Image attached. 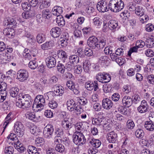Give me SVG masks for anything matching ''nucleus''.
Instances as JSON below:
<instances>
[{"label":"nucleus","mask_w":154,"mask_h":154,"mask_svg":"<svg viewBox=\"0 0 154 154\" xmlns=\"http://www.w3.org/2000/svg\"><path fill=\"white\" fill-rule=\"evenodd\" d=\"M32 101H22L23 106L22 108L26 109L28 108L31 106Z\"/></svg>","instance_id":"59"},{"label":"nucleus","mask_w":154,"mask_h":154,"mask_svg":"<svg viewBox=\"0 0 154 154\" xmlns=\"http://www.w3.org/2000/svg\"><path fill=\"white\" fill-rule=\"evenodd\" d=\"M54 131L53 126L52 125H47L43 130V134L44 137L46 138H50L52 136Z\"/></svg>","instance_id":"7"},{"label":"nucleus","mask_w":154,"mask_h":154,"mask_svg":"<svg viewBox=\"0 0 154 154\" xmlns=\"http://www.w3.org/2000/svg\"><path fill=\"white\" fill-rule=\"evenodd\" d=\"M48 106L51 109H54L57 107V102L54 100H51L48 103Z\"/></svg>","instance_id":"57"},{"label":"nucleus","mask_w":154,"mask_h":154,"mask_svg":"<svg viewBox=\"0 0 154 154\" xmlns=\"http://www.w3.org/2000/svg\"><path fill=\"white\" fill-rule=\"evenodd\" d=\"M3 25L6 27L15 28L17 26L16 20L9 17H5L3 22Z\"/></svg>","instance_id":"5"},{"label":"nucleus","mask_w":154,"mask_h":154,"mask_svg":"<svg viewBox=\"0 0 154 154\" xmlns=\"http://www.w3.org/2000/svg\"><path fill=\"white\" fill-rule=\"evenodd\" d=\"M36 40L38 43H41L45 40V35L42 33H40L37 35Z\"/></svg>","instance_id":"40"},{"label":"nucleus","mask_w":154,"mask_h":154,"mask_svg":"<svg viewBox=\"0 0 154 154\" xmlns=\"http://www.w3.org/2000/svg\"><path fill=\"white\" fill-rule=\"evenodd\" d=\"M3 32L5 35L8 36L9 38H12L15 34L14 30L11 27H7L4 29Z\"/></svg>","instance_id":"17"},{"label":"nucleus","mask_w":154,"mask_h":154,"mask_svg":"<svg viewBox=\"0 0 154 154\" xmlns=\"http://www.w3.org/2000/svg\"><path fill=\"white\" fill-rule=\"evenodd\" d=\"M107 136V139L109 142L115 143L116 142L117 140V135L114 131H111L108 133Z\"/></svg>","instance_id":"16"},{"label":"nucleus","mask_w":154,"mask_h":154,"mask_svg":"<svg viewBox=\"0 0 154 154\" xmlns=\"http://www.w3.org/2000/svg\"><path fill=\"white\" fill-rule=\"evenodd\" d=\"M124 7V3L122 0H111L109 4V8L115 12L121 11Z\"/></svg>","instance_id":"1"},{"label":"nucleus","mask_w":154,"mask_h":154,"mask_svg":"<svg viewBox=\"0 0 154 154\" xmlns=\"http://www.w3.org/2000/svg\"><path fill=\"white\" fill-rule=\"evenodd\" d=\"M132 102L135 104H137L140 102L141 100V98L140 96L137 94H135L132 96Z\"/></svg>","instance_id":"48"},{"label":"nucleus","mask_w":154,"mask_h":154,"mask_svg":"<svg viewBox=\"0 0 154 154\" xmlns=\"http://www.w3.org/2000/svg\"><path fill=\"white\" fill-rule=\"evenodd\" d=\"M148 108L149 106L147 102L145 100H143L141 101L140 106L137 107V109L140 113H144L148 111Z\"/></svg>","instance_id":"9"},{"label":"nucleus","mask_w":154,"mask_h":154,"mask_svg":"<svg viewBox=\"0 0 154 154\" xmlns=\"http://www.w3.org/2000/svg\"><path fill=\"white\" fill-rule=\"evenodd\" d=\"M53 93L52 92H49L45 94L44 95L45 99L47 100L52 99L53 97Z\"/></svg>","instance_id":"63"},{"label":"nucleus","mask_w":154,"mask_h":154,"mask_svg":"<svg viewBox=\"0 0 154 154\" xmlns=\"http://www.w3.org/2000/svg\"><path fill=\"white\" fill-rule=\"evenodd\" d=\"M53 43L52 41H49L46 42L41 46V48L43 50L50 49L53 46Z\"/></svg>","instance_id":"39"},{"label":"nucleus","mask_w":154,"mask_h":154,"mask_svg":"<svg viewBox=\"0 0 154 154\" xmlns=\"http://www.w3.org/2000/svg\"><path fill=\"white\" fill-rule=\"evenodd\" d=\"M7 95L6 91L0 92V102H3L6 99Z\"/></svg>","instance_id":"64"},{"label":"nucleus","mask_w":154,"mask_h":154,"mask_svg":"<svg viewBox=\"0 0 154 154\" xmlns=\"http://www.w3.org/2000/svg\"><path fill=\"white\" fill-rule=\"evenodd\" d=\"M19 99L22 100V101H32L31 97L29 94L22 95L20 94L19 95Z\"/></svg>","instance_id":"30"},{"label":"nucleus","mask_w":154,"mask_h":154,"mask_svg":"<svg viewBox=\"0 0 154 154\" xmlns=\"http://www.w3.org/2000/svg\"><path fill=\"white\" fill-rule=\"evenodd\" d=\"M67 108L70 111H74V107L76 104L75 101L72 99L69 100L66 103Z\"/></svg>","instance_id":"23"},{"label":"nucleus","mask_w":154,"mask_h":154,"mask_svg":"<svg viewBox=\"0 0 154 154\" xmlns=\"http://www.w3.org/2000/svg\"><path fill=\"white\" fill-rule=\"evenodd\" d=\"M14 152V149L13 146H8L5 148L4 152L5 154H13Z\"/></svg>","instance_id":"47"},{"label":"nucleus","mask_w":154,"mask_h":154,"mask_svg":"<svg viewBox=\"0 0 154 154\" xmlns=\"http://www.w3.org/2000/svg\"><path fill=\"white\" fill-rule=\"evenodd\" d=\"M107 2L102 0L98 3L97 5V8L98 11L101 12H104L108 11L107 9Z\"/></svg>","instance_id":"10"},{"label":"nucleus","mask_w":154,"mask_h":154,"mask_svg":"<svg viewBox=\"0 0 154 154\" xmlns=\"http://www.w3.org/2000/svg\"><path fill=\"white\" fill-rule=\"evenodd\" d=\"M55 133L57 137L61 138L62 136H63L64 132L62 128H59L56 129Z\"/></svg>","instance_id":"50"},{"label":"nucleus","mask_w":154,"mask_h":154,"mask_svg":"<svg viewBox=\"0 0 154 154\" xmlns=\"http://www.w3.org/2000/svg\"><path fill=\"white\" fill-rule=\"evenodd\" d=\"M109 59L106 56L101 57L99 59V62L103 66H107L109 63Z\"/></svg>","instance_id":"26"},{"label":"nucleus","mask_w":154,"mask_h":154,"mask_svg":"<svg viewBox=\"0 0 154 154\" xmlns=\"http://www.w3.org/2000/svg\"><path fill=\"white\" fill-rule=\"evenodd\" d=\"M38 99H35L34 101L32 106L33 109L36 108L38 109V110H39L41 109H43L44 106L42 103L38 102Z\"/></svg>","instance_id":"28"},{"label":"nucleus","mask_w":154,"mask_h":154,"mask_svg":"<svg viewBox=\"0 0 154 154\" xmlns=\"http://www.w3.org/2000/svg\"><path fill=\"white\" fill-rule=\"evenodd\" d=\"M140 16V21L142 23L146 22L149 20V17L146 15H145L143 14L142 15Z\"/></svg>","instance_id":"60"},{"label":"nucleus","mask_w":154,"mask_h":154,"mask_svg":"<svg viewBox=\"0 0 154 154\" xmlns=\"http://www.w3.org/2000/svg\"><path fill=\"white\" fill-rule=\"evenodd\" d=\"M8 139H10L14 142V143H16L17 141H19L15 134L13 133H11L7 137Z\"/></svg>","instance_id":"51"},{"label":"nucleus","mask_w":154,"mask_h":154,"mask_svg":"<svg viewBox=\"0 0 154 154\" xmlns=\"http://www.w3.org/2000/svg\"><path fill=\"white\" fill-rule=\"evenodd\" d=\"M96 78L98 81L102 83L108 82L111 79L110 75L108 73L105 74L104 73H98Z\"/></svg>","instance_id":"4"},{"label":"nucleus","mask_w":154,"mask_h":154,"mask_svg":"<svg viewBox=\"0 0 154 154\" xmlns=\"http://www.w3.org/2000/svg\"><path fill=\"white\" fill-rule=\"evenodd\" d=\"M14 130L17 135L23 136L24 133V127L21 122H17L14 124Z\"/></svg>","instance_id":"6"},{"label":"nucleus","mask_w":154,"mask_h":154,"mask_svg":"<svg viewBox=\"0 0 154 154\" xmlns=\"http://www.w3.org/2000/svg\"><path fill=\"white\" fill-rule=\"evenodd\" d=\"M63 11L62 8L57 6L54 7L52 10L53 15L57 16V17L61 16L60 14L62 13Z\"/></svg>","instance_id":"21"},{"label":"nucleus","mask_w":154,"mask_h":154,"mask_svg":"<svg viewBox=\"0 0 154 154\" xmlns=\"http://www.w3.org/2000/svg\"><path fill=\"white\" fill-rule=\"evenodd\" d=\"M61 125L63 128L69 134V132L73 126L72 123L66 119L62 121Z\"/></svg>","instance_id":"13"},{"label":"nucleus","mask_w":154,"mask_h":154,"mask_svg":"<svg viewBox=\"0 0 154 154\" xmlns=\"http://www.w3.org/2000/svg\"><path fill=\"white\" fill-rule=\"evenodd\" d=\"M57 69L59 72L63 74L65 72V67L62 63H59L57 66Z\"/></svg>","instance_id":"54"},{"label":"nucleus","mask_w":154,"mask_h":154,"mask_svg":"<svg viewBox=\"0 0 154 154\" xmlns=\"http://www.w3.org/2000/svg\"><path fill=\"white\" fill-rule=\"evenodd\" d=\"M93 21L94 24L97 26L100 25L102 22V19L98 17H95L93 19Z\"/></svg>","instance_id":"49"},{"label":"nucleus","mask_w":154,"mask_h":154,"mask_svg":"<svg viewBox=\"0 0 154 154\" xmlns=\"http://www.w3.org/2000/svg\"><path fill=\"white\" fill-rule=\"evenodd\" d=\"M135 11V14L138 16L142 15L145 12L144 9L141 6H137Z\"/></svg>","instance_id":"32"},{"label":"nucleus","mask_w":154,"mask_h":154,"mask_svg":"<svg viewBox=\"0 0 154 154\" xmlns=\"http://www.w3.org/2000/svg\"><path fill=\"white\" fill-rule=\"evenodd\" d=\"M50 5V2L46 0H43L42 4L40 5L39 8L42 9L45 8H47Z\"/></svg>","instance_id":"56"},{"label":"nucleus","mask_w":154,"mask_h":154,"mask_svg":"<svg viewBox=\"0 0 154 154\" xmlns=\"http://www.w3.org/2000/svg\"><path fill=\"white\" fill-rule=\"evenodd\" d=\"M98 41V39L96 37L94 36H92L88 39L87 44L90 47L96 49Z\"/></svg>","instance_id":"11"},{"label":"nucleus","mask_w":154,"mask_h":154,"mask_svg":"<svg viewBox=\"0 0 154 154\" xmlns=\"http://www.w3.org/2000/svg\"><path fill=\"white\" fill-rule=\"evenodd\" d=\"M91 63L90 61L88 60H85L83 63V67L85 72H88L90 69Z\"/></svg>","instance_id":"37"},{"label":"nucleus","mask_w":154,"mask_h":154,"mask_svg":"<svg viewBox=\"0 0 154 154\" xmlns=\"http://www.w3.org/2000/svg\"><path fill=\"white\" fill-rule=\"evenodd\" d=\"M14 146L18 152L21 153L23 152L26 150L23 145L19 141H17L16 143H14Z\"/></svg>","instance_id":"25"},{"label":"nucleus","mask_w":154,"mask_h":154,"mask_svg":"<svg viewBox=\"0 0 154 154\" xmlns=\"http://www.w3.org/2000/svg\"><path fill=\"white\" fill-rule=\"evenodd\" d=\"M146 45L149 48L154 46V39L153 38H148L146 40Z\"/></svg>","instance_id":"45"},{"label":"nucleus","mask_w":154,"mask_h":154,"mask_svg":"<svg viewBox=\"0 0 154 154\" xmlns=\"http://www.w3.org/2000/svg\"><path fill=\"white\" fill-rule=\"evenodd\" d=\"M72 137L73 142L77 145H82L86 142V139L82 133L79 132L74 134Z\"/></svg>","instance_id":"3"},{"label":"nucleus","mask_w":154,"mask_h":154,"mask_svg":"<svg viewBox=\"0 0 154 154\" xmlns=\"http://www.w3.org/2000/svg\"><path fill=\"white\" fill-rule=\"evenodd\" d=\"M57 55L58 57L61 59L64 63L67 59V55L66 53L63 50H59L57 51Z\"/></svg>","instance_id":"24"},{"label":"nucleus","mask_w":154,"mask_h":154,"mask_svg":"<svg viewBox=\"0 0 154 154\" xmlns=\"http://www.w3.org/2000/svg\"><path fill=\"white\" fill-rule=\"evenodd\" d=\"M66 69L68 71H71L74 69V64L70 61L68 62L66 64L65 66Z\"/></svg>","instance_id":"55"},{"label":"nucleus","mask_w":154,"mask_h":154,"mask_svg":"<svg viewBox=\"0 0 154 154\" xmlns=\"http://www.w3.org/2000/svg\"><path fill=\"white\" fill-rule=\"evenodd\" d=\"M27 151L29 154H40L37 148L32 146H28Z\"/></svg>","instance_id":"31"},{"label":"nucleus","mask_w":154,"mask_h":154,"mask_svg":"<svg viewBox=\"0 0 154 154\" xmlns=\"http://www.w3.org/2000/svg\"><path fill=\"white\" fill-rule=\"evenodd\" d=\"M103 107L106 109H110L112 106V101L107 98L103 99L102 100Z\"/></svg>","instance_id":"15"},{"label":"nucleus","mask_w":154,"mask_h":154,"mask_svg":"<svg viewBox=\"0 0 154 154\" xmlns=\"http://www.w3.org/2000/svg\"><path fill=\"white\" fill-rule=\"evenodd\" d=\"M128 8L130 11H134L135 10L136 7L135 6V4L134 2H131L128 3Z\"/></svg>","instance_id":"61"},{"label":"nucleus","mask_w":154,"mask_h":154,"mask_svg":"<svg viewBox=\"0 0 154 154\" xmlns=\"http://www.w3.org/2000/svg\"><path fill=\"white\" fill-rule=\"evenodd\" d=\"M73 69L75 73L77 74H79L82 72V67L80 65H76L74 66Z\"/></svg>","instance_id":"58"},{"label":"nucleus","mask_w":154,"mask_h":154,"mask_svg":"<svg viewBox=\"0 0 154 154\" xmlns=\"http://www.w3.org/2000/svg\"><path fill=\"white\" fill-rule=\"evenodd\" d=\"M24 36L27 38L28 39L27 41L29 43H31L35 40L33 36L31 35L30 32H29L25 31Z\"/></svg>","instance_id":"33"},{"label":"nucleus","mask_w":154,"mask_h":154,"mask_svg":"<svg viewBox=\"0 0 154 154\" xmlns=\"http://www.w3.org/2000/svg\"><path fill=\"white\" fill-rule=\"evenodd\" d=\"M135 134L137 138H142L144 136V133L143 130L139 129L135 131Z\"/></svg>","instance_id":"41"},{"label":"nucleus","mask_w":154,"mask_h":154,"mask_svg":"<svg viewBox=\"0 0 154 154\" xmlns=\"http://www.w3.org/2000/svg\"><path fill=\"white\" fill-rule=\"evenodd\" d=\"M54 94L57 96H61L64 92V89L61 86L55 85L54 87Z\"/></svg>","instance_id":"18"},{"label":"nucleus","mask_w":154,"mask_h":154,"mask_svg":"<svg viewBox=\"0 0 154 154\" xmlns=\"http://www.w3.org/2000/svg\"><path fill=\"white\" fill-rule=\"evenodd\" d=\"M94 82L91 81H88L86 82L85 86L86 88L89 91L92 90L94 89Z\"/></svg>","instance_id":"46"},{"label":"nucleus","mask_w":154,"mask_h":154,"mask_svg":"<svg viewBox=\"0 0 154 154\" xmlns=\"http://www.w3.org/2000/svg\"><path fill=\"white\" fill-rule=\"evenodd\" d=\"M122 103L124 106L128 107L132 104V99L129 96H125L122 100Z\"/></svg>","instance_id":"14"},{"label":"nucleus","mask_w":154,"mask_h":154,"mask_svg":"<svg viewBox=\"0 0 154 154\" xmlns=\"http://www.w3.org/2000/svg\"><path fill=\"white\" fill-rule=\"evenodd\" d=\"M144 127L146 130L150 131L154 130V124L149 122H146L144 125Z\"/></svg>","instance_id":"38"},{"label":"nucleus","mask_w":154,"mask_h":154,"mask_svg":"<svg viewBox=\"0 0 154 154\" xmlns=\"http://www.w3.org/2000/svg\"><path fill=\"white\" fill-rule=\"evenodd\" d=\"M28 76L27 71L24 69L19 70L17 73V79L21 82H23L26 80Z\"/></svg>","instance_id":"8"},{"label":"nucleus","mask_w":154,"mask_h":154,"mask_svg":"<svg viewBox=\"0 0 154 154\" xmlns=\"http://www.w3.org/2000/svg\"><path fill=\"white\" fill-rule=\"evenodd\" d=\"M135 126L134 122L131 120H128L127 122L126 128L128 129H132Z\"/></svg>","instance_id":"53"},{"label":"nucleus","mask_w":154,"mask_h":154,"mask_svg":"<svg viewBox=\"0 0 154 154\" xmlns=\"http://www.w3.org/2000/svg\"><path fill=\"white\" fill-rule=\"evenodd\" d=\"M19 91V89L18 88L13 87L10 89V93L12 97H14L17 95Z\"/></svg>","instance_id":"36"},{"label":"nucleus","mask_w":154,"mask_h":154,"mask_svg":"<svg viewBox=\"0 0 154 154\" xmlns=\"http://www.w3.org/2000/svg\"><path fill=\"white\" fill-rule=\"evenodd\" d=\"M92 123L93 125L98 126H102L105 130H109L111 128L109 124L108 123L104 117H98L97 118H93L92 120Z\"/></svg>","instance_id":"2"},{"label":"nucleus","mask_w":154,"mask_h":154,"mask_svg":"<svg viewBox=\"0 0 154 154\" xmlns=\"http://www.w3.org/2000/svg\"><path fill=\"white\" fill-rule=\"evenodd\" d=\"M106 42L105 39H102L100 41H98L96 50H99L103 48L105 46Z\"/></svg>","instance_id":"29"},{"label":"nucleus","mask_w":154,"mask_h":154,"mask_svg":"<svg viewBox=\"0 0 154 154\" xmlns=\"http://www.w3.org/2000/svg\"><path fill=\"white\" fill-rule=\"evenodd\" d=\"M118 22L115 20H110L108 23V27L111 30L114 31L117 28Z\"/></svg>","instance_id":"22"},{"label":"nucleus","mask_w":154,"mask_h":154,"mask_svg":"<svg viewBox=\"0 0 154 154\" xmlns=\"http://www.w3.org/2000/svg\"><path fill=\"white\" fill-rule=\"evenodd\" d=\"M42 15L45 18L48 19L51 16V11L48 9H45L42 11Z\"/></svg>","instance_id":"42"},{"label":"nucleus","mask_w":154,"mask_h":154,"mask_svg":"<svg viewBox=\"0 0 154 154\" xmlns=\"http://www.w3.org/2000/svg\"><path fill=\"white\" fill-rule=\"evenodd\" d=\"M30 132L34 135L37 136L39 135L41 133L40 129L36 126L32 125L31 126L30 128Z\"/></svg>","instance_id":"27"},{"label":"nucleus","mask_w":154,"mask_h":154,"mask_svg":"<svg viewBox=\"0 0 154 154\" xmlns=\"http://www.w3.org/2000/svg\"><path fill=\"white\" fill-rule=\"evenodd\" d=\"M69 61L73 64L77 63L79 62V58L77 55H72L69 58Z\"/></svg>","instance_id":"43"},{"label":"nucleus","mask_w":154,"mask_h":154,"mask_svg":"<svg viewBox=\"0 0 154 154\" xmlns=\"http://www.w3.org/2000/svg\"><path fill=\"white\" fill-rule=\"evenodd\" d=\"M26 118L30 120H32L34 121H36L38 119V118L40 117L39 116H37L34 112H27L26 115Z\"/></svg>","instance_id":"20"},{"label":"nucleus","mask_w":154,"mask_h":154,"mask_svg":"<svg viewBox=\"0 0 154 154\" xmlns=\"http://www.w3.org/2000/svg\"><path fill=\"white\" fill-rule=\"evenodd\" d=\"M61 30L58 27H54L52 28L50 31V33L51 36L54 38H57L61 34Z\"/></svg>","instance_id":"19"},{"label":"nucleus","mask_w":154,"mask_h":154,"mask_svg":"<svg viewBox=\"0 0 154 154\" xmlns=\"http://www.w3.org/2000/svg\"><path fill=\"white\" fill-rule=\"evenodd\" d=\"M38 99V101L42 103L43 104L45 105V100L44 97L42 95H38L36 96L35 99Z\"/></svg>","instance_id":"62"},{"label":"nucleus","mask_w":154,"mask_h":154,"mask_svg":"<svg viewBox=\"0 0 154 154\" xmlns=\"http://www.w3.org/2000/svg\"><path fill=\"white\" fill-rule=\"evenodd\" d=\"M64 146L61 144H57L55 147V149L57 152H63L65 150Z\"/></svg>","instance_id":"52"},{"label":"nucleus","mask_w":154,"mask_h":154,"mask_svg":"<svg viewBox=\"0 0 154 154\" xmlns=\"http://www.w3.org/2000/svg\"><path fill=\"white\" fill-rule=\"evenodd\" d=\"M34 60L31 61L29 63V66L31 69H35L38 66L37 63L36 62L35 60L36 58H34Z\"/></svg>","instance_id":"44"},{"label":"nucleus","mask_w":154,"mask_h":154,"mask_svg":"<svg viewBox=\"0 0 154 154\" xmlns=\"http://www.w3.org/2000/svg\"><path fill=\"white\" fill-rule=\"evenodd\" d=\"M47 66L49 68L54 67L56 65V61L55 58L53 57L50 56L45 59Z\"/></svg>","instance_id":"12"},{"label":"nucleus","mask_w":154,"mask_h":154,"mask_svg":"<svg viewBox=\"0 0 154 154\" xmlns=\"http://www.w3.org/2000/svg\"><path fill=\"white\" fill-rule=\"evenodd\" d=\"M56 20L58 25L60 27L63 26L65 24V20L62 16H60L57 17Z\"/></svg>","instance_id":"34"},{"label":"nucleus","mask_w":154,"mask_h":154,"mask_svg":"<svg viewBox=\"0 0 154 154\" xmlns=\"http://www.w3.org/2000/svg\"><path fill=\"white\" fill-rule=\"evenodd\" d=\"M89 143L96 148L99 147L101 144V142L99 140L94 139H92Z\"/></svg>","instance_id":"35"}]
</instances>
